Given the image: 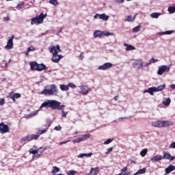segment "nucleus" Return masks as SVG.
I'll list each match as a JSON object with an SVG mask.
<instances>
[{"label": "nucleus", "mask_w": 175, "mask_h": 175, "mask_svg": "<svg viewBox=\"0 0 175 175\" xmlns=\"http://www.w3.org/2000/svg\"><path fill=\"white\" fill-rule=\"evenodd\" d=\"M41 95L44 96H57L58 95V88L57 85H47L44 87V90L40 92Z\"/></svg>", "instance_id": "obj_1"}, {"label": "nucleus", "mask_w": 175, "mask_h": 175, "mask_svg": "<svg viewBox=\"0 0 175 175\" xmlns=\"http://www.w3.org/2000/svg\"><path fill=\"white\" fill-rule=\"evenodd\" d=\"M59 103V101L56 100H46L42 103V105L40 107V109L42 110L43 107H45L46 109L51 108L53 110H57Z\"/></svg>", "instance_id": "obj_2"}, {"label": "nucleus", "mask_w": 175, "mask_h": 175, "mask_svg": "<svg viewBox=\"0 0 175 175\" xmlns=\"http://www.w3.org/2000/svg\"><path fill=\"white\" fill-rule=\"evenodd\" d=\"M165 87H166V85L163 84L161 85H159L158 87H151L149 88L147 90H144V94H150V95H154V92H159L161 91H163L165 89Z\"/></svg>", "instance_id": "obj_3"}, {"label": "nucleus", "mask_w": 175, "mask_h": 175, "mask_svg": "<svg viewBox=\"0 0 175 175\" xmlns=\"http://www.w3.org/2000/svg\"><path fill=\"white\" fill-rule=\"evenodd\" d=\"M47 17V14H44L41 13L38 16H36L31 18V25H33L35 24H42V22Z\"/></svg>", "instance_id": "obj_4"}, {"label": "nucleus", "mask_w": 175, "mask_h": 175, "mask_svg": "<svg viewBox=\"0 0 175 175\" xmlns=\"http://www.w3.org/2000/svg\"><path fill=\"white\" fill-rule=\"evenodd\" d=\"M90 137H91V135L89 133L83 135L81 137L74 139L72 140V143H74L75 144L81 143V142H85V140L90 139Z\"/></svg>", "instance_id": "obj_5"}, {"label": "nucleus", "mask_w": 175, "mask_h": 175, "mask_svg": "<svg viewBox=\"0 0 175 175\" xmlns=\"http://www.w3.org/2000/svg\"><path fill=\"white\" fill-rule=\"evenodd\" d=\"M165 72L169 73V72H170V67L166 65H162L159 66L157 70V75H159V76H162V75H163Z\"/></svg>", "instance_id": "obj_6"}, {"label": "nucleus", "mask_w": 175, "mask_h": 175, "mask_svg": "<svg viewBox=\"0 0 175 175\" xmlns=\"http://www.w3.org/2000/svg\"><path fill=\"white\" fill-rule=\"evenodd\" d=\"M132 65L134 68H137V69H140V68L146 67V62L142 59H137L134 62L132 63Z\"/></svg>", "instance_id": "obj_7"}, {"label": "nucleus", "mask_w": 175, "mask_h": 175, "mask_svg": "<svg viewBox=\"0 0 175 175\" xmlns=\"http://www.w3.org/2000/svg\"><path fill=\"white\" fill-rule=\"evenodd\" d=\"M49 50L51 54L55 55L58 54V53H61V47L59 45L56 46H51L49 47Z\"/></svg>", "instance_id": "obj_8"}, {"label": "nucleus", "mask_w": 175, "mask_h": 175, "mask_svg": "<svg viewBox=\"0 0 175 175\" xmlns=\"http://www.w3.org/2000/svg\"><path fill=\"white\" fill-rule=\"evenodd\" d=\"M94 18L103 20V21H107L109 18V15H106V14H96L94 16Z\"/></svg>", "instance_id": "obj_9"}, {"label": "nucleus", "mask_w": 175, "mask_h": 175, "mask_svg": "<svg viewBox=\"0 0 175 175\" xmlns=\"http://www.w3.org/2000/svg\"><path fill=\"white\" fill-rule=\"evenodd\" d=\"M113 68V64L111 62H106L101 66L98 67V70H107V69H111Z\"/></svg>", "instance_id": "obj_10"}, {"label": "nucleus", "mask_w": 175, "mask_h": 175, "mask_svg": "<svg viewBox=\"0 0 175 175\" xmlns=\"http://www.w3.org/2000/svg\"><path fill=\"white\" fill-rule=\"evenodd\" d=\"M7 98H10L13 102L16 101V99L21 98V94L20 93H15L13 94V92L9 93V95L6 96Z\"/></svg>", "instance_id": "obj_11"}, {"label": "nucleus", "mask_w": 175, "mask_h": 175, "mask_svg": "<svg viewBox=\"0 0 175 175\" xmlns=\"http://www.w3.org/2000/svg\"><path fill=\"white\" fill-rule=\"evenodd\" d=\"M79 88L81 90L80 94H83V95H87L91 91V89L87 85H79Z\"/></svg>", "instance_id": "obj_12"}, {"label": "nucleus", "mask_w": 175, "mask_h": 175, "mask_svg": "<svg viewBox=\"0 0 175 175\" xmlns=\"http://www.w3.org/2000/svg\"><path fill=\"white\" fill-rule=\"evenodd\" d=\"M9 132V126L5 124L3 122L0 123V133H8Z\"/></svg>", "instance_id": "obj_13"}, {"label": "nucleus", "mask_w": 175, "mask_h": 175, "mask_svg": "<svg viewBox=\"0 0 175 175\" xmlns=\"http://www.w3.org/2000/svg\"><path fill=\"white\" fill-rule=\"evenodd\" d=\"M13 39H14V36L12 35L11 38H10L6 46L4 47L5 50H12L13 49Z\"/></svg>", "instance_id": "obj_14"}, {"label": "nucleus", "mask_w": 175, "mask_h": 175, "mask_svg": "<svg viewBox=\"0 0 175 175\" xmlns=\"http://www.w3.org/2000/svg\"><path fill=\"white\" fill-rule=\"evenodd\" d=\"M65 107V105H61V103L59 102L57 104V108H56V110H61L62 111V117H66L68 116V111L65 112L64 110V108Z\"/></svg>", "instance_id": "obj_15"}, {"label": "nucleus", "mask_w": 175, "mask_h": 175, "mask_svg": "<svg viewBox=\"0 0 175 175\" xmlns=\"http://www.w3.org/2000/svg\"><path fill=\"white\" fill-rule=\"evenodd\" d=\"M62 58H64V56L61 55H58V53H57V54L53 55L51 61H52V62H54L55 64H58V62H59V61H61V59H62Z\"/></svg>", "instance_id": "obj_16"}, {"label": "nucleus", "mask_w": 175, "mask_h": 175, "mask_svg": "<svg viewBox=\"0 0 175 175\" xmlns=\"http://www.w3.org/2000/svg\"><path fill=\"white\" fill-rule=\"evenodd\" d=\"M163 159H169L170 161H174L175 157L172 156L169 152H164L162 157Z\"/></svg>", "instance_id": "obj_17"}, {"label": "nucleus", "mask_w": 175, "mask_h": 175, "mask_svg": "<svg viewBox=\"0 0 175 175\" xmlns=\"http://www.w3.org/2000/svg\"><path fill=\"white\" fill-rule=\"evenodd\" d=\"M173 125V122L169 120H161V128H166V126H170Z\"/></svg>", "instance_id": "obj_18"}, {"label": "nucleus", "mask_w": 175, "mask_h": 175, "mask_svg": "<svg viewBox=\"0 0 175 175\" xmlns=\"http://www.w3.org/2000/svg\"><path fill=\"white\" fill-rule=\"evenodd\" d=\"M174 170H175V166L170 165L167 167L165 168V173L164 174V175H167L170 173H172V172H173Z\"/></svg>", "instance_id": "obj_19"}, {"label": "nucleus", "mask_w": 175, "mask_h": 175, "mask_svg": "<svg viewBox=\"0 0 175 175\" xmlns=\"http://www.w3.org/2000/svg\"><path fill=\"white\" fill-rule=\"evenodd\" d=\"M162 159H163L162 155L157 154L156 156H154L153 157H152L150 159V161L154 163V162H159V161H162Z\"/></svg>", "instance_id": "obj_20"}, {"label": "nucleus", "mask_w": 175, "mask_h": 175, "mask_svg": "<svg viewBox=\"0 0 175 175\" xmlns=\"http://www.w3.org/2000/svg\"><path fill=\"white\" fill-rule=\"evenodd\" d=\"M123 46L126 47V51H132L133 50H136V48L135 46L126 43H124Z\"/></svg>", "instance_id": "obj_21"}, {"label": "nucleus", "mask_w": 175, "mask_h": 175, "mask_svg": "<svg viewBox=\"0 0 175 175\" xmlns=\"http://www.w3.org/2000/svg\"><path fill=\"white\" fill-rule=\"evenodd\" d=\"M152 126L154 128H162L161 120H157L152 122Z\"/></svg>", "instance_id": "obj_22"}, {"label": "nucleus", "mask_w": 175, "mask_h": 175, "mask_svg": "<svg viewBox=\"0 0 175 175\" xmlns=\"http://www.w3.org/2000/svg\"><path fill=\"white\" fill-rule=\"evenodd\" d=\"M29 65L31 70H38V64L36 62H31Z\"/></svg>", "instance_id": "obj_23"}, {"label": "nucleus", "mask_w": 175, "mask_h": 175, "mask_svg": "<svg viewBox=\"0 0 175 175\" xmlns=\"http://www.w3.org/2000/svg\"><path fill=\"white\" fill-rule=\"evenodd\" d=\"M172 33H174V30H167L165 31H161V32L157 33V35H161V36L172 35Z\"/></svg>", "instance_id": "obj_24"}, {"label": "nucleus", "mask_w": 175, "mask_h": 175, "mask_svg": "<svg viewBox=\"0 0 175 175\" xmlns=\"http://www.w3.org/2000/svg\"><path fill=\"white\" fill-rule=\"evenodd\" d=\"M94 38H101L103 36V31L100 30L95 31L93 33Z\"/></svg>", "instance_id": "obj_25"}, {"label": "nucleus", "mask_w": 175, "mask_h": 175, "mask_svg": "<svg viewBox=\"0 0 175 175\" xmlns=\"http://www.w3.org/2000/svg\"><path fill=\"white\" fill-rule=\"evenodd\" d=\"M84 157H85L86 158H90V157H92V152L81 153L77 156L78 158H84Z\"/></svg>", "instance_id": "obj_26"}, {"label": "nucleus", "mask_w": 175, "mask_h": 175, "mask_svg": "<svg viewBox=\"0 0 175 175\" xmlns=\"http://www.w3.org/2000/svg\"><path fill=\"white\" fill-rule=\"evenodd\" d=\"M25 142H31V135H27L21 139L22 144H25Z\"/></svg>", "instance_id": "obj_27"}, {"label": "nucleus", "mask_w": 175, "mask_h": 175, "mask_svg": "<svg viewBox=\"0 0 175 175\" xmlns=\"http://www.w3.org/2000/svg\"><path fill=\"white\" fill-rule=\"evenodd\" d=\"M46 66L43 63L38 64L37 71L42 72V70H45Z\"/></svg>", "instance_id": "obj_28"}, {"label": "nucleus", "mask_w": 175, "mask_h": 175, "mask_svg": "<svg viewBox=\"0 0 175 175\" xmlns=\"http://www.w3.org/2000/svg\"><path fill=\"white\" fill-rule=\"evenodd\" d=\"M158 59H154V57H152L149 60V62H146L145 65H146V66H150L151 64H155V62H158Z\"/></svg>", "instance_id": "obj_29"}, {"label": "nucleus", "mask_w": 175, "mask_h": 175, "mask_svg": "<svg viewBox=\"0 0 175 175\" xmlns=\"http://www.w3.org/2000/svg\"><path fill=\"white\" fill-rule=\"evenodd\" d=\"M136 17L132 16H128L126 19H124L125 23L128 21V23H133L135 21Z\"/></svg>", "instance_id": "obj_30"}, {"label": "nucleus", "mask_w": 175, "mask_h": 175, "mask_svg": "<svg viewBox=\"0 0 175 175\" xmlns=\"http://www.w3.org/2000/svg\"><path fill=\"white\" fill-rule=\"evenodd\" d=\"M171 102H172V100L170 99V98H167L163 100L162 103L163 105H164V106H169Z\"/></svg>", "instance_id": "obj_31"}, {"label": "nucleus", "mask_w": 175, "mask_h": 175, "mask_svg": "<svg viewBox=\"0 0 175 175\" xmlns=\"http://www.w3.org/2000/svg\"><path fill=\"white\" fill-rule=\"evenodd\" d=\"M61 169H59V167H57V166H53L52 168V171H51V174L53 175H55V173H59V172H60Z\"/></svg>", "instance_id": "obj_32"}, {"label": "nucleus", "mask_w": 175, "mask_h": 175, "mask_svg": "<svg viewBox=\"0 0 175 175\" xmlns=\"http://www.w3.org/2000/svg\"><path fill=\"white\" fill-rule=\"evenodd\" d=\"M147 170L146 168L139 169L137 172H135L134 175H138V174H144L146 173V171Z\"/></svg>", "instance_id": "obj_33"}, {"label": "nucleus", "mask_w": 175, "mask_h": 175, "mask_svg": "<svg viewBox=\"0 0 175 175\" xmlns=\"http://www.w3.org/2000/svg\"><path fill=\"white\" fill-rule=\"evenodd\" d=\"M161 14L159 13V12H152L150 14V17H152V18H158L159 17V16H161Z\"/></svg>", "instance_id": "obj_34"}, {"label": "nucleus", "mask_w": 175, "mask_h": 175, "mask_svg": "<svg viewBox=\"0 0 175 175\" xmlns=\"http://www.w3.org/2000/svg\"><path fill=\"white\" fill-rule=\"evenodd\" d=\"M103 36H114V33H110L107 31H103Z\"/></svg>", "instance_id": "obj_35"}, {"label": "nucleus", "mask_w": 175, "mask_h": 175, "mask_svg": "<svg viewBox=\"0 0 175 175\" xmlns=\"http://www.w3.org/2000/svg\"><path fill=\"white\" fill-rule=\"evenodd\" d=\"M60 87V90H62V91H68L69 90V88L68 86V85H59Z\"/></svg>", "instance_id": "obj_36"}, {"label": "nucleus", "mask_w": 175, "mask_h": 175, "mask_svg": "<svg viewBox=\"0 0 175 175\" xmlns=\"http://www.w3.org/2000/svg\"><path fill=\"white\" fill-rule=\"evenodd\" d=\"M38 111H34L31 112V113H29V115L27 116V118H32V117H35V116H36V114H38Z\"/></svg>", "instance_id": "obj_37"}, {"label": "nucleus", "mask_w": 175, "mask_h": 175, "mask_svg": "<svg viewBox=\"0 0 175 175\" xmlns=\"http://www.w3.org/2000/svg\"><path fill=\"white\" fill-rule=\"evenodd\" d=\"M91 171L93 175H97L99 172V167L91 168Z\"/></svg>", "instance_id": "obj_38"}, {"label": "nucleus", "mask_w": 175, "mask_h": 175, "mask_svg": "<svg viewBox=\"0 0 175 175\" xmlns=\"http://www.w3.org/2000/svg\"><path fill=\"white\" fill-rule=\"evenodd\" d=\"M167 10L169 13H171V14L175 13V5L168 7Z\"/></svg>", "instance_id": "obj_39"}, {"label": "nucleus", "mask_w": 175, "mask_h": 175, "mask_svg": "<svg viewBox=\"0 0 175 175\" xmlns=\"http://www.w3.org/2000/svg\"><path fill=\"white\" fill-rule=\"evenodd\" d=\"M141 28H142V26H140V25H139L138 26L133 28L132 31H133V32H135V33L139 32V31H140Z\"/></svg>", "instance_id": "obj_40"}, {"label": "nucleus", "mask_w": 175, "mask_h": 175, "mask_svg": "<svg viewBox=\"0 0 175 175\" xmlns=\"http://www.w3.org/2000/svg\"><path fill=\"white\" fill-rule=\"evenodd\" d=\"M147 151H148V150L147 148L143 149L140 152L141 157H146V154H147Z\"/></svg>", "instance_id": "obj_41"}, {"label": "nucleus", "mask_w": 175, "mask_h": 175, "mask_svg": "<svg viewBox=\"0 0 175 175\" xmlns=\"http://www.w3.org/2000/svg\"><path fill=\"white\" fill-rule=\"evenodd\" d=\"M39 135H36V134H33L30 135V139L31 140H36L38 139H39Z\"/></svg>", "instance_id": "obj_42"}, {"label": "nucleus", "mask_w": 175, "mask_h": 175, "mask_svg": "<svg viewBox=\"0 0 175 175\" xmlns=\"http://www.w3.org/2000/svg\"><path fill=\"white\" fill-rule=\"evenodd\" d=\"M29 152L30 154H33V155H35V154H38V149L33 150V148H31L29 149Z\"/></svg>", "instance_id": "obj_43"}, {"label": "nucleus", "mask_w": 175, "mask_h": 175, "mask_svg": "<svg viewBox=\"0 0 175 175\" xmlns=\"http://www.w3.org/2000/svg\"><path fill=\"white\" fill-rule=\"evenodd\" d=\"M49 3L53 5V6H57L58 5V0H50Z\"/></svg>", "instance_id": "obj_44"}, {"label": "nucleus", "mask_w": 175, "mask_h": 175, "mask_svg": "<svg viewBox=\"0 0 175 175\" xmlns=\"http://www.w3.org/2000/svg\"><path fill=\"white\" fill-rule=\"evenodd\" d=\"M77 173V171L69 170L66 172L67 175H75Z\"/></svg>", "instance_id": "obj_45"}, {"label": "nucleus", "mask_w": 175, "mask_h": 175, "mask_svg": "<svg viewBox=\"0 0 175 175\" xmlns=\"http://www.w3.org/2000/svg\"><path fill=\"white\" fill-rule=\"evenodd\" d=\"M48 129H44L43 130H38V135H43L47 132Z\"/></svg>", "instance_id": "obj_46"}, {"label": "nucleus", "mask_w": 175, "mask_h": 175, "mask_svg": "<svg viewBox=\"0 0 175 175\" xmlns=\"http://www.w3.org/2000/svg\"><path fill=\"white\" fill-rule=\"evenodd\" d=\"M113 140H114V139H113V138L108 139L107 140L104 142V144H105V145L110 144V143H111Z\"/></svg>", "instance_id": "obj_47"}, {"label": "nucleus", "mask_w": 175, "mask_h": 175, "mask_svg": "<svg viewBox=\"0 0 175 175\" xmlns=\"http://www.w3.org/2000/svg\"><path fill=\"white\" fill-rule=\"evenodd\" d=\"M36 50V48L33 47V46H31L30 47L27 48V51L29 53H31V51H35Z\"/></svg>", "instance_id": "obj_48"}, {"label": "nucleus", "mask_w": 175, "mask_h": 175, "mask_svg": "<svg viewBox=\"0 0 175 175\" xmlns=\"http://www.w3.org/2000/svg\"><path fill=\"white\" fill-rule=\"evenodd\" d=\"M67 85L68 88L70 87V88H72V90H75V88H76V85H75V83H70Z\"/></svg>", "instance_id": "obj_49"}, {"label": "nucleus", "mask_w": 175, "mask_h": 175, "mask_svg": "<svg viewBox=\"0 0 175 175\" xmlns=\"http://www.w3.org/2000/svg\"><path fill=\"white\" fill-rule=\"evenodd\" d=\"M38 152H40V154H42L44 152V149H43V147H40L38 149H37Z\"/></svg>", "instance_id": "obj_50"}, {"label": "nucleus", "mask_w": 175, "mask_h": 175, "mask_svg": "<svg viewBox=\"0 0 175 175\" xmlns=\"http://www.w3.org/2000/svg\"><path fill=\"white\" fill-rule=\"evenodd\" d=\"M24 5V3H19L17 5H16V9H18V10H20V9L23 8V5Z\"/></svg>", "instance_id": "obj_51"}, {"label": "nucleus", "mask_w": 175, "mask_h": 175, "mask_svg": "<svg viewBox=\"0 0 175 175\" xmlns=\"http://www.w3.org/2000/svg\"><path fill=\"white\" fill-rule=\"evenodd\" d=\"M115 3H124V0H113Z\"/></svg>", "instance_id": "obj_52"}, {"label": "nucleus", "mask_w": 175, "mask_h": 175, "mask_svg": "<svg viewBox=\"0 0 175 175\" xmlns=\"http://www.w3.org/2000/svg\"><path fill=\"white\" fill-rule=\"evenodd\" d=\"M5 105V98H0V106Z\"/></svg>", "instance_id": "obj_53"}, {"label": "nucleus", "mask_w": 175, "mask_h": 175, "mask_svg": "<svg viewBox=\"0 0 175 175\" xmlns=\"http://www.w3.org/2000/svg\"><path fill=\"white\" fill-rule=\"evenodd\" d=\"M62 129V127L59 125L55 127V131H61Z\"/></svg>", "instance_id": "obj_54"}, {"label": "nucleus", "mask_w": 175, "mask_h": 175, "mask_svg": "<svg viewBox=\"0 0 175 175\" xmlns=\"http://www.w3.org/2000/svg\"><path fill=\"white\" fill-rule=\"evenodd\" d=\"M69 142H70V140L62 142L59 143V146H62V144H66V143H69Z\"/></svg>", "instance_id": "obj_55"}, {"label": "nucleus", "mask_w": 175, "mask_h": 175, "mask_svg": "<svg viewBox=\"0 0 175 175\" xmlns=\"http://www.w3.org/2000/svg\"><path fill=\"white\" fill-rule=\"evenodd\" d=\"M170 148H175V142H172V143L170 145Z\"/></svg>", "instance_id": "obj_56"}, {"label": "nucleus", "mask_w": 175, "mask_h": 175, "mask_svg": "<svg viewBox=\"0 0 175 175\" xmlns=\"http://www.w3.org/2000/svg\"><path fill=\"white\" fill-rule=\"evenodd\" d=\"M107 151H108V152H111V151H113V147H110V148H107Z\"/></svg>", "instance_id": "obj_57"}, {"label": "nucleus", "mask_w": 175, "mask_h": 175, "mask_svg": "<svg viewBox=\"0 0 175 175\" xmlns=\"http://www.w3.org/2000/svg\"><path fill=\"white\" fill-rule=\"evenodd\" d=\"M126 170H128V168H127L126 167H123V168L121 170V171L123 172H126Z\"/></svg>", "instance_id": "obj_58"}, {"label": "nucleus", "mask_w": 175, "mask_h": 175, "mask_svg": "<svg viewBox=\"0 0 175 175\" xmlns=\"http://www.w3.org/2000/svg\"><path fill=\"white\" fill-rule=\"evenodd\" d=\"M170 88H172V90H175V85L174 84H171L170 85Z\"/></svg>", "instance_id": "obj_59"}, {"label": "nucleus", "mask_w": 175, "mask_h": 175, "mask_svg": "<svg viewBox=\"0 0 175 175\" xmlns=\"http://www.w3.org/2000/svg\"><path fill=\"white\" fill-rule=\"evenodd\" d=\"M25 55H29V52L27 50V51L25 53Z\"/></svg>", "instance_id": "obj_60"}, {"label": "nucleus", "mask_w": 175, "mask_h": 175, "mask_svg": "<svg viewBox=\"0 0 175 175\" xmlns=\"http://www.w3.org/2000/svg\"><path fill=\"white\" fill-rule=\"evenodd\" d=\"M118 175H126L125 172H120Z\"/></svg>", "instance_id": "obj_61"}, {"label": "nucleus", "mask_w": 175, "mask_h": 175, "mask_svg": "<svg viewBox=\"0 0 175 175\" xmlns=\"http://www.w3.org/2000/svg\"><path fill=\"white\" fill-rule=\"evenodd\" d=\"M114 100H118V96L114 97Z\"/></svg>", "instance_id": "obj_62"}, {"label": "nucleus", "mask_w": 175, "mask_h": 175, "mask_svg": "<svg viewBox=\"0 0 175 175\" xmlns=\"http://www.w3.org/2000/svg\"><path fill=\"white\" fill-rule=\"evenodd\" d=\"M86 175H93V174H92V172L91 170H90V173L87 174Z\"/></svg>", "instance_id": "obj_63"}, {"label": "nucleus", "mask_w": 175, "mask_h": 175, "mask_svg": "<svg viewBox=\"0 0 175 175\" xmlns=\"http://www.w3.org/2000/svg\"><path fill=\"white\" fill-rule=\"evenodd\" d=\"M126 117L120 118L119 120H126Z\"/></svg>", "instance_id": "obj_64"}]
</instances>
